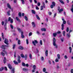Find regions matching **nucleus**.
<instances>
[{"label": "nucleus", "mask_w": 73, "mask_h": 73, "mask_svg": "<svg viewBox=\"0 0 73 73\" xmlns=\"http://www.w3.org/2000/svg\"><path fill=\"white\" fill-rule=\"evenodd\" d=\"M53 45L54 46H55V48H56V49H57L58 48V46H57V45L56 44V38H53Z\"/></svg>", "instance_id": "nucleus-1"}, {"label": "nucleus", "mask_w": 73, "mask_h": 73, "mask_svg": "<svg viewBox=\"0 0 73 73\" xmlns=\"http://www.w3.org/2000/svg\"><path fill=\"white\" fill-rule=\"evenodd\" d=\"M63 24H62L61 25L62 27V30H63L64 29V25L66 24V21H63Z\"/></svg>", "instance_id": "nucleus-2"}, {"label": "nucleus", "mask_w": 73, "mask_h": 73, "mask_svg": "<svg viewBox=\"0 0 73 73\" xmlns=\"http://www.w3.org/2000/svg\"><path fill=\"white\" fill-rule=\"evenodd\" d=\"M5 54H7V51L5 50H3V52H1V54L3 56H5Z\"/></svg>", "instance_id": "nucleus-3"}, {"label": "nucleus", "mask_w": 73, "mask_h": 73, "mask_svg": "<svg viewBox=\"0 0 73 73\" xmlns=\"http://www.w3.org/2000/svg\"><path fill=\"white\" fill-rule=\"evenodd\" d=\"M32 43L34 46H36V44H38V41L35 40L34 41H32Z\"/></svg>", "instance_id": "nucleus-4"}, {"label": "nucleus", "mask_w": 73, "mask_h": 73, "mask_svg": "<svg viewBox=\"0 0 73 73\" xmlns=\"http://www.w3.org/2000/svg\"><path fill=\"white\" fill-rule=\"evenodd\" d=\"M8 21L9 22L10 21V23L11 24H12L13 22V19H11V17H9L8 19Z\"/></svg>", "instance_id": "nucleus-5"}, {"label": "nucleus", "mask_w": 73, "mask_h": 73, "mask_svg": "<svg viewBox=\"0 0 73 73\" xmlns=\"http://www.w3.org/2000/svg\"><path fill=\"white\" fill-rule=\"evenodd\" d=\"M4 42V43L6 44H7V45H8V39H5Z\"/></svg>", "instance_id": "nucleus-6"}, {"label": "nucleus", "mask_w": 73, "mask_h": 73, "mask_svg": "<svg viewBox=\"0 0 73 73\" xmlns=\"http://www.w3.org/2000/svg\"><path fill=\"white\" fill-rule=\"evenodd\" d=\"M8 45H3L1 46V48H3V49H5L6 47H8Z\"/></svg>", "instance_id": "nucleus-7"}, {"label": "nucleus", "mask_w": 73, "mask_h": 73, "mask_svg": "<svg viewBox=\"0 0 73 73\" xmlns=\"http://www.w3.org/2000/svg\"><path fill=\"white\" fill-rule=\"evenodd\" d=\"M8 68L10 69H12V66L10 64H8Z\"/></svg>", "instance_id": "nucleus-8"}, {"label": "nucleus", "mask_w": 73, "mask_h": 73, "mask_svg": "<svg viewBox=\"0 0 73 73\" xmlns=\"http://www.w3.org/2000/svg\"><path fill=\"white\" fill-rule=\"evenodd\" d=\"M18 49H20V50H23L24 49V48L22 46H19L18 47Z\"/></svg>", "instance_id": "nucleus-9"}, {"label": "nucleus", "mask_w": 73, "mask_h": 73, "mask_svg": "<svg viewBox=\"0 0 73 73\" xmlns=\"http://www.w3.org/2000/svg\"><path fill=\"white\" fill-rule=\"evenodd\" d=\"M69 49L70 50L69 53H72V47H69Z\"/></svg>", "instance_id": "nucleus-10"}, {"label": "nucleus", "mask_w": 73, "mask_h": 73, "mask_svg": "<svg viewBox=\"0 0 73 73\" xmlns=\"http://www.w3.org/2000/svg\"><path fill=\"white\" fill-rule=\"evenodd\" d=\"M23 33H23V32H21V37L22 38H24V37H25L24 36V35H23Z\"/></svg>", "instance_id": "nucleus-11"}, {"label": "nucleus", "mask_w": 73, "mask_h": 73, "mask_svg": "<svg viewBox=\"0 0 73 73\" xmlns=\"http://www.w3.org/2000/svg\"><path fill=\"white\" fill-rule=\"evenodd\" d=\"M32 25L33 26V27H34V28L36 27V25H35V22H32Z\"/></svg>", "instance_id": "nucleus-12"}, {"label": "nucleus", "mask_w": 73, "mask_h": 73, "mask_svg": "<svg viewBox=\"0 0 73 73\" xmlns=\"http://www.w3.org/2000/svg\"><path fill=\"white\" fill-rule=\"evenodd\" d=\"M48 50H46L45 52V56H48Z\"/></svg>", "instance_id": "nucleus-13"}, {"label": "nucleus", "mask_w": 73, "mask_h": 73, "mask_svg": "<svg viewBox=\"0 0 73 73\" xmlns=\"http://www.w3.org/2000/svg\"><path fill=\"white\" fill-rule=\"evenodd\" d=\"M7 5L8 8L9 9H11V7L10 5H9V3H7Z\"/></svg>", "instance_id": "nucleus-14"}, {"label": "nucleus", "mask_w": 73, "mask_h": 73, "mask_svg": "<svg viewBox=\"0 0 73 73\" xmlns=\"http://www.w3.org/2000/svg\"><path fill=\"white\" fill-rule=\"evenodd\" d=\"M6 62H7V59H6V58L4 57V59L3 60V62L4 64H5V63H6Z\"/></svg>", "instance_id": "nucleus-15"}, {"label": "nucleus", "mask_w": 73, "mask_h": 73, "mask_svg": "<svg viewBox=\"0 0 73 73\" xmlns=\"http://www.w3.org/2000/svg\"><path fill=\"white\" fill-rule=\"evenodd\" d=\"M57 58L58 60H60V55L59 54H58L57 55Z\"/></svg>", "instance_id": "nucleus-16"}, {"label": "nucleus", "mask_w": 73, "mask_h": 73, "mask_svg": "<svg viewBox=\"0 0 73 73\" xmlns=\"http://www.w3.org/2000/svg\"><path fill=\"white\" fill-rule=\"evenodd\" d=\"M16 19L17 20V21H19V22H21V21H20V20L19 19V18L17 17H16Z\"/></svg>", "instance_id": "nucleus-17"}, {"label": "nucleus", "mask_w": 73, "mask_h": 73, "mask_svg": "<svg viewBox=\"0 0 73 73\" xmlns=\"http://www.w3.org/2000/svg\"><path fill=\"white\" fill-rule=\"evenodd\" d=\"M31 12L33 14H34V15H35L36 14V12H35V11L33 10H31Z\"/></svg>", "instance_id": "nucleus-18"}, {"label": "nucleus", "mask_w": 73, "mask_h": 73, "mask_svg": "<svg viewBox=\"0 0 73 73\" xmlns=\"http://www.w3.org/2000/svg\"><path fill=\"white\" fill-rule=\"evenodd\" d=\"M10 12H11V11L10 10L8 11V12H7V13L8 16H10V15H11L10 13H9Z\"/></svg>", "instance_id": "nucleus-19"}, {"label": "nucleus", "mask_w": 73, "mask_h": 73, "mask_svg": "<svg viewBox=\"0 0 73 73\" xmlns=\"http://www.w3.org/2000/svg\"><path fill=\"white\" fill-rule=\"evenodd\" d=\"M41 31H44V32H45L46 31V29L45 28H42L41 29Z\"/></svg>", "instance_id": "nucleus-20"}, {"label": "nucleus", "mask_w": 73, "mask_h": 73, "mask_svg": "<svg viewBox=\"0 0 73 73\" xmlns=\"http://www.w3.org/2000/svg\"><path fill=\"white\" fill-rule=\"evenodd\" d=\"M52 5L54 6V7H55V5H56V3L54 1H53L52 3Z\"/></svg>", "instance_id": "nucleus-21"}, {"label": "nucleus", "mask_w": 73, "mask_h": 73, "mask_svg": "<svg viewBox=\"0 0 73 73\" xmlns=\"http://www.w3.org/2000/svg\"><path fill=\"white\" fill-rule=\"evenodd\" d=\"M36 17L37 19H38V20H40V17H38V16L37 15H36Z\"/></svg>", "instance_id": "nucleus-22"}, {"label": "nucleus", "mask_w": 73, "mask_h": 73, "mask_svg": "<svg viewBox=\"0 0 73 73\" xmlns=\"http://www.w3.org/2000/svg\"><path fill=\"white\" fill-rule=\"evenodd\" d=\"M27 54H25V57L24 56V58H25V60H27Z\"/></svg>", "instance_id": "nucleus-23"}, {"label": "nucleus", "mask_w": 73, "mask_h": 73, "mask_svg": "<svg viewBox=\"0 0 73 73\" xmlns=\"http://www.w3.org/2000/svg\"><path fill=\"white\" fill-rule=\"evenodd\" d=\"M66 36H67V37L68 38H70V34L69 33V34H66Z\"/></svg>", "instance_id": "nucleus-24"}, {"label": "nucleus", "mask_w": 73, "mask_h": 73, "mask_svg": "<svg viewBox=\"0 0 73 73\" xmlns=\"http://www.w3.org/2000/svg\"><path fill=\"white\" fill-rule=\"evenodd\" d=\"M13 62H14V64H15L16 65H17V64H19V63L18 62H16L15 60H14Z\"/></svg>", "instance_id": "nucleus-25"}, {"label": "nucleus", "mask_w": 73, "mask_h": 73, "mask_svg": "<svg viewBox=\"0 0 73 73\" xmlns=\"http://www.w3.org/2000/svg\"><path fill=\"white\" fill-rule=\"evenodd\" d=\"M29 57L31 60L32 59V54H29Z\"/></svg>", "instance_id": "nucleus-26"}, {"label": "nucleus", "mask_w": 73, "mask_h": 73, "mask_svg": "<svg viewBox=\"0 0 73 73\" xmlns=\"http://www.w3.org/2000/svg\"><path fill=\"white\" fill-rule=\"evenodd\" d=\"M71 11L73 13V4L72 5V7H71Z\"/></svg>", "instance_id": "nucleus-27"}, {"label": "nucleus", "mask_w": 73, "mask_h": 73, "mask_svg": "<svg viewBox=\"0 0 73 73\" xmlns=\"http://www.w3.org/2000/svg\"><path fill=\"white\" fill-rule=\"evenodd\" d=\"M11 73H15V68H13L11 70Z\"/></svg>", "instance_id": "nucleus-28"}, {"label": "nucleus", "mask_w": 73, "mask_h": 73, "mask_svg": "<svg viewBox=\"0 0 73 73\" xmlns=\"http://www.w3.org/2000/svg\"><path fill=\"white\" fill-rule=\"evenodd\" d=\"M25 18L26 21H28V18H27V17L25 16Z\"/></svg>", "instance_id": "nucleus-29"}, {"label": "nucleus", "mask_w": 73, "mask_h": 73, "mask_svg": "<svg viewBox=\"0 0 73 73\" xmlns=\"http://www.w3.org/2000/svg\"><path fill=\"white\" fill-rule=\"evenodd\" d=\"M4 69V67H1L0 68V71H2V70H3Z\"/></svg>", "instance_id": "nucleus-30"}, {"label": "nucleus", "mask_w": 73, "mask_h": 73, "mask_svg": "<svg viewBox=\"0 0 73 73\" xmlns=\"http://www.w3.org/2000/svg\"><path fill=\"white\" fill-rule=\"evenodd\" d=\"M36 65H34L33 66V69L34 70H35L36 69Z\"/></svg>", "instance_id": "nucleus-31"}, {"label": "nucleus", "mask_w": 73, "mask_h": 73, "mask_svg": "<svg viewBox=\"0 0 73 73\" xmlns=\"http://www.w3.org/2000/svg\"><path fill=\"white\" fill-rule=\"evenodd\" d=\"M22 66H26V64H25V63L23 62L22 63Z\"/></svg>", "instance_id": "nucleus-32"}, {"label": "nucleus", "mask_w": 73, "mask_h": 73, "mask_svg": "<svg viewBox=\"0 0 73 73\" xmlns=\"http://www.w3.org/2000/svg\"><path fill=\"white\" fill-rule=\"evenodd\" d=\"M2 37L3 40H4V34H3V33H2Z\"/></svg>", "instance_id": "nucleus-33"}, {"label": "nucleus", "mask_w": 73, "mask_h": 73, "mask_svg": "<svg viewBox=\"0 0 73 73\" xmlns=\"http://www.w3.org/2000/svg\"><path fill=\"white\" fill-rule=\"evenodd\" d=\"M59 1H60V2L61 3H62V4H64V2H63V1H62V0H58Z\"/></svg>", "instance_id": "nucleus-34"}, {"label": "nucleus", "mask_w": 73, "mask_h": 73, "mask_svg": "<svg viewBox=\"0 0 73 73\" xmlns=\"http://www.w3.org/2000/svg\"><path fill=\"white\" fill-rule=\"evenodd\" d=\"M56 35H57V33H53V35L54 37H56Z\"/></svg>", "instance_id": "nucleus-35"}, {"label": "nucleus", "mask_w": 73, "mask_h": 73, "mask_svg": "<svg viewBox=\"0 0 73 73\" xmlns=\"http://www.w3.org/2000/svg\"><path fill=\"white\" fill-rule=\"evenodd\" d=\"M66 32L65 31H63V35L64 36H65V33H66Z\"/></svg>", "instance_id": "nucleus-36"}, {"label": "nucleus", "mask_w": 73, "mask_h": 73, "mask_svg": "<svg viewBox=\"0 0 73 73\" xmlns=\"http://www.w3.org/2000/svg\"><path fill=\"white\" fill-rule=\"evenodd\" d=\"M55 62H58V61H59V60H58V58H56L55 59Z\"/></svg>", "instance_id": "nucleus-37"}, {"label": "nucleus", "mask_w": 73, "mask_h": 73, "mask_svg": "<svg viewBox=\"0 0 73 73\" xmlns=\"http://www.w3.org/2000/svg\"><path fill=\"white\" fill-rule=\"evenodd\" d=\"M10 26L11 29H13V25H10Z\"/></svg>", "instance_id": "nucleus-38"}, {"label": "nucleus", "mask_w": 73, "mask_h": 73, "mask_svg": "<svg viewBox=\"0 0 73 73\" xmlns=\"http://www.w3.org/2000/svg\"><path fill=\"white\" fill-rule=\"evenodd\" d=\"M21 1H22V4H25V1H24V0H21Z\"/></svg>", "instance_id": "nucleus-39"}, {"label": "nucleus", "mask_w": 73, "mask_h": 73, "mask_svg": "<svg viewBox=\"0 0 73 73\" xmlns=\"http://www.w3.org/2000/svg\"><path fill=\"white\" fill-rule=\"evenodd\" d=\"M32 35V32H30L29 34V36H31Z\"/></svg>", "instance_id": "nucleus-40"}, {"label": "nucleus", "mask_w": 73, "mask_h": 73, "mask_svg": "<svg viewBox=\"0 0 73 73\" xmlns=\"http://www.w3.org/2000/svg\"><path fill=\"white\" fill-rule=\"evenodd\" d=\"M43 72H45V71H46V69L45 68H44L43 69Z\"/></svg>", "instance_id": "nucleus-41"}, {"label": "nucleus", "mask_w": 73, "mask_h": 73, "mask_svg": "<svg viewBox=\"0 0 73 73\" xmlns=\"http://www.w3.org/2000/svg\"><path fill=\"white\" fill-rule=\"evenodd\" d=\"M40 44L42 45V40H40Z\"/></svg>", "instance_id": "nucleus-42"}, {"label": "nucleus", "mask_w": 73, "mask_h": 73, "mask_svg": "<svg viewBox=\"0 0 73 73\" xmlns=\"http://www.w3.org/2000/svg\"><path fill=\"white\" fill-rule=\"evenodd\" d=\"M59 11V12L60 13L61 12H62V11H63V9H60Z\"/></svg>", "instance_id": "nucleus-43"}, {"label": "nucleus", "mask_w": 73, "mask_h": 73, "mask_svg": "<svg viewBox=\"0 0 73 73\" xmlns=\"http://www.w3.org/2000/svg\"><path fill=\"white\" fill-rule=\"evenodd\" d=\"M64 57L65 59H67V58H68V56L66 55H65L64 56Z\"/></svg>", "instance_id": "nucleus-44"}, {"label": "nucleus", "mask_w": 73, "mask_h": 73, "mask_svg": "<svg viewBox=\"0 0 73 73\" xmlns=\"http://www.w3.org/2000/svg\"><path fill=\"white\" fill-rule=\"evenodd\" d=\"M16 52H14V57H15V58L16 57Z\"/></svg>", "instance_id": "nucleus-45"}, {"label": "nucleus", "mask_w": 73, "mask_h": 73, "mask_svg": "<svg viewBox=\"0 0 73 73\" xmlns=\"http://www.w3.org/2000/svg\"><path fill=\"white\" fill-rule=\"evenodd\" d=\"M42 4H43V7L45 8V3H44V2H43Z\"/></svg>", "instance_id": "nucleus-46"}, {"label": "nucleus", "mask_w": 73, "mask_h": 73, "mask_svg": "<svg viewBox=\"0 0 73 73\" xmlns=\"http://www.w3.org/2000/svg\"><path fill=\"white\" fill-rule=\"evenodd\" d=\"M21 56L22 58H24V56L23 54H21Z\"/></svg>", "instance_id": "nucleus-47"}, {"label": "nucleus", "mask_w": 73, "mask_h": 73, "mask_svg": "<svg viewBox=\"0 0 73 73\" xmlns=\"http://www.w3.org/2000/svg\"><path fill=\"white\" fill-rule=\"evenodd\" d=\"M18 44H20V40H19L18 41Z\"/></svg>", "instance_id": "nucleus-48"}, {"label": "nucleus", "mask_w": 73, "mask_h": 73, "mask_svg": "<svg viewBox=\"0 0 73 73\" xmlns=\"http://www.w3.org/2000/svg\"><path fill=\"white\" fill-rule=\"evenodd\" d=\"M26 42L27 44H29V42H28V39H26Z\"/></svg>", "instance_id": "nucleus-49"}, {"label": "nucleus", "mask_w": 73, "mask_h": 73, "mask_svg": "<svg viewBox=\"0 0 73 73\" xmlns=\"http://www.w3.org/2000/svg\"><path fill=\"white\" fill-rule=\"evenodd\" d=\"M23 71H27V69L24 68H23Z\"/></svg>", "instance_id": "nucleus-50"}, {"label": "nucleus", "mask_w": 73, "mask_h": 73, "mask_svg": "<svg viewBox=\"0 0 73 73\" xmlns=\"http://www.w3.org/2000/svg\"><path fill=\"white\" fill-rule=\"evenodd\" d=\"M17 61L19 63H20V62H21V60H20V59H18Z\"/></svg>", "instance_id": "nucleus-51"}, {"label": "nucleus", "mask_w": 73, "mask_h": 73, "mask_svg": "<svg viewBox=\"0 0 73 73\" xmlns=\"http://www.w3.org/2000/svg\"><path fill=\"white\" fill-rule=\"evenodd\" d=\"M66 31L67 32H69V28H67L66 29Z\"/></svg>", "instance_id": "nucleus-52"}, {"label": "nucleus", "mask_w": 73, "mask_h": 73, "mask_svg": "<svg viewBox=\"0 0 73 73\" xmlns=\"http://www.w3.org/2000/svg\"><path fill=\"white\" fill-rule=\"evenodd\" d=\"M13 46V49H15V46H16V45L15 44H14Z\"/></svg>", "instance_id": "nucleus-53"}, {"label": "nucleus", "mask_w": 73, "mask_h": 73, "mask_svg": "<svg viewBox=\"0 0 73 73\" xmlns=\"http://www.w3.org/2000/svg\"><path fill=\"white\" fill-rule=\"evenodd\" d=\"M19 17H21V13H19Z\"/></svg>", "instance_id": "nucleus-54"}, {"label": "nucleus", "mask_w": 73, "mask_h": 73, "mask_svg": "<svg viewBox=\"0 0 73 73\" xmlns=\"http://www.w3.org/2000/svg\"><path fill=\"white\" fill-rule=\"evenodd\" d=\"M17 57L18 59H20V58H21V56H20L19 55H18L17 56Z\"/></svg>", "instance_id": "nucleus-55"}, {"label": "nucleus", "mask_w": 73, "mask_h": 73, "mask_svg": "<svg viewBox=\"0 0 73 73\" xmlns=\"http://www.w3.org/2000/svg\"><path fill=\"white\" fill-rule=\"evenodd\" d=\"M40 2H38L37 3V5L38 6H40Z\"/></svg>", "instance_id": "nucleus-56"}, {"label": "nucleus", "mask_w": 73, "mask_h": 73, "mask_svg": "<svg viewBox=\"0 0 73 73\" xmlns=\"http://www.w3.org/2000/svg\"><path fill=\"white\" fill-rule=\"evenodd\" d=\"M57 15V13H55L54 14V18H55V17H56V16Z\"/></svg>", "instance_id": "nucleus-57"}, {"label": "nucleus", "mask_w": 73, "mask_h": 73, "mask_svg": "<svg viewBox=\"0 0 73 73\" xmlns=\"http://www.w3.org/2000/svg\"><path fill=\"white\" fill-rule=\"evenodd\" d=\"M36 33L38 34V35H40V32H39L38 31H37Z\"/></svg>", "instance_id": "nucleus-58"}, {"label": "nucleus", "mask_w": 73, "mask_h": 73, "mask_svg": "<svg viewBox=\"0 0 73 73\" xmlns=\"http://www.w3.org/2000/svg\"><path fill=\"white\" fill-rule=\"evenodd\" d=\"M34 1L35 3L36 4L37 3V1H36V0H34Z\"/></svg>", "instance_id": "nucleus-59"}, {"label": "nucleus", "mask_w": 73, "mask_h": 73, "mask_svg": "<svg viewBox=\"0 0 73 73\" xmlns=\"http://www.w3.org/2000/svg\"><path fill=\"white\" fill-rule=\"evenodd\" d=\"M4 69L5 70H8L7 69V68L6 67H5V68H4Z\"/></svg>", "instance_id": "nucleus-60"}, {"label": "nucleus", "mask_w": 73, "mask_h": 73, "mask_svg": "<svg viewBox=\"0 0 73 73\" xmlns=\"http://www.w3.org/2000/svg\"><path fill=\"white\" fill-rule=\"evenodd\" d=\"M36 9H37V10H38L39 9V8H38V7L37 6H36Z\"/></svg>", "instance_id": "nucleus-61"}, {"label": "nucleus", "mask_w": 73, "mask_h": 73, "mask_svg": "<svg viewBox=\"0 0 73 73\" xmlns=\"http://www.w3.org/2000/svg\"><path fill=\"white\" fill-rule=\"evenodd\" d=\"M41 10H42L43 9V6H42L40 8Z\"/></svg>", "instance_id": "nucleus-62"}, {"label": "nucleus", "mask_w": 73, "mask_h": 73, "mask_svg": "<svg viewBox=\"0 0 73 73\" xmlns=\"http://www.w3.org/2000/svg\"><path fill=\"white\" fill-rule=\"evenodd\" d=\"M53 7H54V6H53V5H51V7H51V8H53Z\"/></svg>", "instance_id": "nucleus-63"}, {"label": "nucleus", "mask_w": 73, "mask_h": 73, "mask_svg": "<svg viewBox=\"0 0 73 73\" xmlns=\"http://www.w3.org/2000/svg\"><path fill=\"white\" fill-rule=\"evenodd\" d=\"M71 73H73V69H72L71 70Z\"/></svg>", "instance_id": "nucleus-64"}]
</instances>
